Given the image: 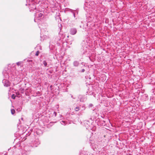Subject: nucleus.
Returning a JSON list of instances; mask_svg holds the SVG:
<instances>
[{
	"label": "nucleus",
	"instance_id": "obj_1",
	"mask_svg": "<svg viewBox=\"0 0 155 155\" xmlns=\"http://www.w3.org/2000/svg\"><path fill=\"white\" fill-rule=\"evenodd\" d=\"M77 31L76 28H71L70 31V34L72 35H74L76 33Z\"/></svg>",
	"mask_w": 155,
	"mask_h": 155
},
{
	"label": "nucleus",
	"instance_id": "obj_2",
	"mask_svg": "<svg viewBox=\"0 0 155 155\" xmlns=\"http://www.w3.org/2000/svg\"><path fill=\"white\" fill-rule=\"evenodd\" d=\"M3 82L5 86L8 87L10 85L9 82L8 80H5L3 81Z\"/></svg>",
	"mask_w": 155,
	"mask_h": 155
},
{
	"label": "nucleus",
	"instance_id": "obj_3",
	"mask_svg": "<svg viewBox=\"0 0 155 155\" xmlns=\"http://www.w3.org/2000/svg\"><path fill=\"white\" fill-rule=\"evenodd\" d=\"M40 141L39 140L37 139L35 140L33 144L34 145L35 147H37L38 145H39L40 144Z\"/></svg>",
	"mask_w": 155,
	"mask_h": 155
},
{
	"label": "nucleus",
	"instance_id": "obj_4",
	"mask_svg": "<svg viewBox=\"0 0 155 155\" xmlns=\"http://www.w3.org/2000/svg\"><path fill=\"white\" fill-rule=\"evenodd\" d=\"M36 6L35 4H33L30 5V7L29 8L30 9V11H31V10H34L36 9Z\"/></svg>",
	"mask_w": 155,
	"mask_h": 155
},
{
	"label": "nucleus",
	"instance_id": "obj_5",
	"mask_svg": "<svg viewBox=\"0 0 155 155\" xmlns=\"http://www.w3.org/2000/svg\"><path fill=\"white\" fill-rule=\"evenodd\" d=\"M79 64V62L77 61H75L73 62V65L74 66L77 67L78 66Z\"/></svg>",
	"mask_w": 155,
	"mask_h": 155
},
{
	"label": "nucleus",
	"instance_id": "obj_6",
	"mask_svg": "<svg viewBox=\"0 0 155 155\" xmlns=\"http://www.w3.org/2000/svg\"><path fill=\"white\" fill-rule=\"evenodd\" d=\"M43 14L42 13H40L38 15V18L40 19L43 16Z\"/></svg>",
	"mask_w": 155,
	"mask_h": 155
},
{
	"label": "nucleus",
	"instance_id": "obj_7",
	"mask_svg": "<svg viewBox=\"0 0 155 155\" xmlns=\"http://www.w3.org/2000/svg\"><path fill=\"white\" fill-rule=\"evenodd\" d=\"M79 107H77L74 108V110L76 111H78L79 110Z\"/></svg>",
	"mask_w": 155,
	"mask_h": 155
},
{
	"label": "nucleus",
	"instance_id": "obj_8",
	"mask_svg": "<svg viewBox=\"0 0 155 155\" xmlns=\"http://www.w3.org/2000/svg\"><path fill=\"white\" fill-rule=\"evenodd\" d=\"M22 62L19 61L16 63V64L18 66L21 65L22 64Z\"/></svg>",
	"mask_w": 155,
	"mask_h": 155
},
{
	"label": "nucleus",
	"instance_id": "obj_9",
	"mask_svg": "<svg viewBox=\"0 0 155 155\" xmlns=\"http://www.w3.org/2000/svg\"><path fill=\"white\" fill-rule=\"evenodd\" d=\"M11 113L12 114H13L15 113V110L14 109H12L11 110Z\"/></svg>",
	"mask_w": 155,
	"mask_h": 155
},
{
	"label": "nucleus",
	"instance_id": "obj_10",
	"mask_svg": "<svg viewBox=\"0 0 155 155\" xmlns=\"http://www.w3.org/2000/svg\"><path fill=\"white\" fill-rule=\"evenodd\" d=\"M43 64L45 67H46L47 66V63L45 61H43Z\"/></svg>",
	"mask_w": 155,
	"mask_h": 155
},
{
	"label": "nucleus",
	"instance_id": "obj_11",
	"mask_svg": "<svg viewBox=\"0 0 155 155\" xmlns=\"http://www.w3.org/2000/svg\"><path fill=\"white\" fill-rule=\"evenodd\" d=\"M39 53H40L39 51H37V52H36L35 55L36 56H38Z\"/></svg>",
	"mask_w": 155,
	"mask_h": 155
},
{
	"label": "nucleus",
	"instance_id": "obj_12",
	"mask_svg": "<svg viewBox=\"0 0 155 155\" xmlns=\"http://www.w3.org/2000/svg\"><path fill=\"white\" fill-rule=\"evenodd\" d=\"M15 95L14 94H13L12 95V98L13 99H15Z\"/></svg>",
	"mask_w": 155,
	"mask_h": 155
},
{
	"label": "nucleus",
	"instance_id": "obj_13",
	"mask_svg": "<svg viewBox=\"0 0 155 155\" xmlns=\"http://www.w3.org/2000/svg\"><path fill=\"white\" fill-rule=\"evenodd\" d=\"M89 107H91L93 106V105L92 104H89Z\"/></svg>",
	"mask_w": 155,
	"mask_h": 155
},
{
	"label": "nucleus",
	"instance_id": "obj_14",
	"mask_svg": "<svg viewBox=\"0 0 155 155\" xmlns=\"http://www.w3.org/2000/svg\"><path fill=\"white\" fill-rule=\"evenodd\" d=\"M54 114L55 115V116H56V115L57 113L56 112L54 111Z\"/></svg>",
	"mask_w": 155,
	"mask_h": 155
},
{
	"label": "nucleus",
	"instance_id": "obj_15",
	"mask_svg": "<svg viewBox=\"0 0 155 155\" xmlns=\"http://www.w3.org/2000/svg\"><path fill=\"white\" fill-rule=\"evenodd\" d=\"M85 71V70L84 69H83L81 70V72H84Z\"/></svg>",
	"mask_w": 155,
	"mask_h": 155
},
{
	"label": "nucleus",
	"instance_id": "obj_16",
	"mask_svg": "<svg viewBox=\"0 0 155 155\" xmlns=\"http://www.w3.org/2000/svg\"><path fill=\"white\" fill-rule=\"evenodd\" d=\"M61 122H62V123H61V124H63V123H64L65 122H64V121H61Z\"/></svg>",
	"mask_w": 155,
	"mask_h": 155
},
{
	"label": "nucleus",
	"instance_id": "obj_17",
	"mask_svg": "<svg viewBox=\"0 0 155 155\" xmlns=\"http://www.w3.org/2000/svg\"><path fill=\"white\" fill-rule=\"evenodd\" d=\"M16 94H18V95H19V93L18 92V94H17V93H16Z\"/></svg>",
	"mask_w": 155,
	"mask_h": 155
},
{
	"label": "nucleus",
	"instance_id": "obj_18",
	"mask_svg": "<svg viewBox=\"0 0 155 155\" xmlns=\"http://www.w3.org/2000/svg\"><path fill=\"white\" fill-rule=\"evenodd\" d=\"M71 97L73 98V97L72 96H71ZM73 98L74 99V98Z\"/></svg>",
	"mask_w": 155,
	"mask_h": 155
}]
</instances>
